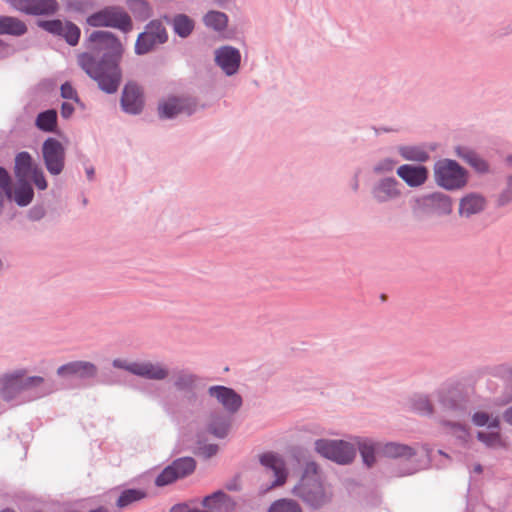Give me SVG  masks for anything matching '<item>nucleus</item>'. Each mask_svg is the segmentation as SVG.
Masks as SVG:
<instances>
[{
  "instance_id": "nucleus-27",
  "label": "nucleus",
  "mask_w": 512,
  "mask_h": 512,
  "mask_svg": "<svg viewBox=\"0 0 512 512\" xmlns=\"http://www.w3.org/2000/svg\"><path fill=\"white\" fill-rule=\"evenodd\" d=\"M36 127L44 132H54L57 127V112L54 109H49L38 114Z\"/></svg>"
},
{
  "instance_id": "nucleus-35",
  "label": "nucleus",
  "mask_w": 512,
  "mask_h": 512,
  "mask_svg": "<svg viewBox=\"0 0 512 512\" xmlns=\"http://www.w3.org/2000/svg\"><path fill=\"white\" fill-rule=\"evenodd\" d=\"M359 450L363 458L364 463L370 467L375 462V446L369 440H363L359 442Z\"/></svg>"
},
{
  "instance_id": "nucleus-28",
  "label": "nucleus",
  "mask_w": 512,
  "mask_h": 512,
  "mask_svg": "<svg viewBox=\"0 0 512 512\" xmlns=\"http://www.w3.org/2000/svg\"><path fill=\"white\" fill-rule=\"evenodd\" d=\"M457 155L478 172H486L488 170V164L474 151L468 150L466 148H457Z\"/></svg>"
},
{
  "instance_id": "nucleus-46",
  "label": "nucleus",
  "mask_w": 512,
  "mask_h": 512,
  "mask_svg": "<svg viewBox=\"0 0 512 512\" xmlns=\"http://www.w3.org/2000/svg\"><path fill=\"white\" fill-rule=\"evenodd\" d=\"M512 201V177L508 179L507 188L500 194L498 198L499 205H506Z\"/></svg>"
},
{
  "instance_id": "nucleus-17",
  "label": "nucleus",
  "mask_w": 512,
  "mask_h": 512,
  "mask_svg": "<svg viewBox=\"0 0 512 512\" xmlns=\"http://www.w3.org/2000/svg\"><path fill=\"white\" fill-rule=\"evenodd\" d=\"M373 197L378 202H387L401 195L400 184L394 178L380 180L372 190Z\"/></svg>"
},
{
  "instance_id": "nucleus-34",
  "label": "nucleus",
  "mask_w": 512,
  "mask_h": 512,
  "mask_svg": "<svg viewBox=\"0 0 512 512\" xmlns=\"http://www.w3.org/2000/svg\"><path fill=\"white\" fill-rule=\"evenodd\" d=\"M268 512H302V509L291 499H280L271 505Z\"/></svg>"
},
{
  "instance_id": "nucleus-18",
  "label": "nucleus",
  "mask_w": 512,
  "mask_h": 512,
  "mask_svg": "<svg viewBox=\"0 0 512 512\" xmlns=\"http://www.w3.org/2000/svg\"><path fill=\"white\" fill-rule=\"evenodd\" d=\"M397 175L410 187L423 185L428 178V170L424 166L404 164L398 167Z\"/></svg>"
},
{
  "instance_id": "nucleus-15",
  "label": "nucleus",
  "mask_w": 512,
  "mask_h": 512,
  "mask_svg": "<svg viewBox=\"0 0 512 512\" xmlns=\"http://www.w3.org/2000/svg\"><path fill=\"white\" fill-rule=\"evenodd\" d=\"M156 39L158 43H164L167 40V32L165 27L162 25L160 21H151L147 26L146 30L141 33L135 44V51L137 54H145L147 53V46H145V40L148 37H152Z\"/></svg>"
},
{
  "instance_id": "nucleus-12",
  "label": "nucleus",
  "mask_w": 512,
  "mask_h": 512,
  "mask_svg": "<svg viewBox=\"0 0 512 512\" xmlns=\"http://www.w3.org/2000/svg\"><path fill=\"white\" fill-rule=\"evenodd\" d=\"M423 213H435L438 215H449L452 212L451 198L443 193H432L424 196L418 201Z\"/></svg>"
},
{
  "instance_id": "nucleus-47",
  "label": "nucleus",
  "mask_w": 512,
  "mask_h": 512,
  "mask_svg": "<svg viewBox=\"0 0 512 512\" xmlns=\"http://www.w3.org/2000/svg\"><path fill=\"white\" fill-rule=\"evenodd\" d=\"M44 382V378L40 376L24 377L22 378L23 389L37 387Z\"/></svg>"
},
{
  "instance_id": "nucleus-52",
  "label": "nucleus",
  "mask_w": 512,
  "mask_h": 512,
  "mask_svg": "<svg viewBox=\"0 0 512 512\" xmlns=\"http://www.w3.org/2000/svg\"><path fill=\"white\" fill-rule=\"evenodd\" d=\"M145 46H147V53L153 49V47L157 44H159L158 42H156V39L154 38V36L152 37H148L146 40H145Z\"/></svg>"
},
{
  "instance_id": "nucleus-42",
  "label": "nucleus",
  "mask_w": 512,
  "mask_h": 512,
  "mask_svg": "<svg viewBox=\"0 0 512 512\" xmlns=\"http://www.w3.org/2000/svg\"><path fill=\"white\" fill-rule=\"evenodd\" d=\"M229 422L227 421H213L210 426V432L216 437L223 438L227 435L229 430Z\"/></svg>"
},
{
  "instance_id": "nucleus-2",
  "label": "nucleus",
  "mask_w": 512,
  "mask_h": 512,
  "mask_svg": "<svg viewBox=\"0 0 512 512\" xmlns=\"http://www.w3.org/2000/svg\"><path fill=\"white\" fill-rule=\"evenodd\" d=\"M294 494L312 508H320L330 502L332 493L325 487L315 463H308Z\"/></svg>"
},
{
  "instance_id": "nucleus-5",
  "label": "nucleus",
  "mask_w": 512,
  "mask_h": 512,
  "mask_svg": "<svg viewBox=\"0 0 512 512\" xmlns=\"http://www.w3.org/2000/svg\"><path fill=\"white\" fill-rule=\"evenodd\" d=\"M87 23L93 27H112L127 33L132 30V20L126 11L119 7H107L90 15Z\"/></svg>"
},
{
  "instance_id": "nucleus-19",
  "label": "nucleus",
  "mask_w": 512,
  "mask_h": 512,
  "mask_svg": "<svg viewBox=\"0 0 512 512\" xmlns=\"http://www.w3.org/2000/svg\"><path fill=\"white\" fill-rule=\"evenodd\" d=\"M486 199L477 193H469L459 201L458 213L461 217L469 218L481 213L486 208Z\"/></svg>"
},
{
  "instance_id": "nucleus-40",
  "label": "nucleus",
  "mask_w": 512,
  "mask_h": 512,
  "mask_svg": "<svg viewBox=\"0 0 512 512\" xmlns=\"http://www.w3.org/2000/svg\"><path fill=\"white\" fill-rule=\"evenodd\" d=\"M413 409L420 414L429 415L432 413V406L429 400L424 396H418L412 401Z\"/></svg>"
},
{
  "instance_id": "nucleus-32",
  "label": "nucleus",
  "mask_w": 512,
  "mask_h": 512,
  "mask_svg": "<svg viewBox=\"0 0 512 512\" xmlns=\"http://www.w3.org/2000/svg\"><path fill=\"white\" fill-rule=\"evenodd\" d=\"M384 453L388 457H405L409 458L415 454L413 448L398 443H388L384 447Z\"/></svg>"
},
{
  "instance_id": "nucleus-45",
  "label": "nucleus",
  "mask_w": 512,
  "mask_h": 512,
  "mask_svg": "<svg viewBox=\"0 0 512 512\" xmlns=\"http://www.w3.org/2000/svg\"><path fill=\"white\" fill-rule=\"evenodd\" d=\"M29 178L33 180L38 189L45 190L47 188V181L44 177L43 171L39 167L33 170V173Z\"/></svg>"
},
{
  "instance_id": "nucleus-39",
  "label": "nucleus",
  "mask_w": 512,
  "mask_h": 512,
  "mask_svg": "<svg viewBox=\"0 0 512 512\" xmlns=\"http://www.w3.org/2000/svg\"><path fill=\"white\" fill-rule=\"evenodd\" d=\"M196 381V377L188 372H180L175 376L174 386L177 389H189L191 388Z\"/></svg>"
},
{
  "instance_id": "nucleus-51",
  "label": "nucleus",
  "mask_w": 512,
  "mask_h": 512,
  "mask_svg": "<svg viewBox=\"0 0 512 512\" xmlns=\"http://www.w3.org/2000/svg\"><path fill=\"white\" fill-rule=\"evenodd\" d=\"M217 450H218L217 445L210 444L203 448V453L205 454V456L211 457L217 453Z\"/></svg>"
},
{
  "instance_id": "nucleus-50",
  "label": "nucleus",
  "mask_w": 512,
  "mask_h": 512,
  "mask_svg": "<svg viewBox=\"0 0 512 512\" xmlns=\"http://www.w3.org/2000/svg\"><path fill=\"white\" fill-rule=\"evenodd\" d=\"M74 112V106L71 103L64 102L61 106V116L69 118Z\"/></svg>"
},
{
  "instance_id": "nucleus-56",
  "label": "nucleus",
  "mask_w": 512,
  "mask_h": 512,
  "mask_svg": "<svg viewBox=\"0 0 512 512\" xmlns=\"http://www.w3.org/2000/svg\"><path fill=\"white\" fill-rule=\"evenodd\" d=\"M89 512H105V510L103 508H98V509H95V510H91Z\"/></svg>"
},
{
  "instance_id": "nucleus-49",
  "label": "nucleus",
  "mask_w": 512,
  "mask_h": 512,
  "mask_svg": "<svg viewBox=\"0 0 512 512\" xmlns=\"http://www.w3.org/2000/svg\"><path fill=\"white\" fill-rule=\"evenodd\" d=\"M396 162L391 159H384L375 166L377 173L390 172L394 169Z\"/></svg>"
},
{
  "instance_id": "nucleus-22",
  "label": "nucleus",
  "mask_w": 512,
  "mask_h": 512,
  "mask_svg": "<svg viewBox=\"0 0 512 512\" xmlns=\"http://www.w3.org/2000/svg\"><path fill=\"white\" fill-rule=\"evenodd\" d=\"M23 376H25V371L18 370L0 379V393L5 400L12 399L20 391L24 390L22 384Z\"/></svg>"
},
{
  "instance_id": "nucleus-1",
  "label": "nucleus",
  "mask_w": 512,
  "mask_h": 512,
  "mask_svg": "<svg viewBox=\"0 0 512 512\" xmlns=\"http://www.w3.org/2000/svg\"><path fill=\"white\" fill-rule=\"evenodd\" d=\"M89 40L96 44L99 51H105L103 59L97 62L90 54L79 56L78 62L83 70L97 81L101 90L106 93L117 91L121 80L118 63L123 53L120 41L110 32L94 31Z\"/></svg>"
},
{
  "instance_id": "nucleus-21",
  "label": "nucleus",
  "mask_w": 512,
  "mask_h": 512,
  "mask_svg": "<svg viewBox=\"0 0 512 512\" xmlns=\"http://www.w3.org/2000/svg\"><path fill=\"white\" fill-rule=\"evenodd\" d=\"M260 461L263 466L273 472L275 476L273 486H280L285 483L287 470L285 462L280 456L274 453H266L261 456Z\"/></svg>"
},
{
  "instance_id": "nucleus-3",
  "label": "nucleus",
  "mask_w": 512,
  "mask_h": 512,
  "mask_svg": "<svg viewBox=\"0 0 512 512\" xmlns=\"http://www.w3.org/2000/svg\"><path fill=\"white\" fill-rule=\"evenodd\" d=\"M439 410L443 422L450 427L451 433L462 440L468 437L466 427L461 423L467 414L466 402L457 391H448L439 395Z\"/></svg>"
},
{
  "instance_id": "nucleus-38",
  "label": "nucleus",
  "mask_w": 512,
  "mask_h": 512,
  "mask_svg": "<svg viewBox=\"0 0 512 512\" xmlns=\"http://www.w3.org/2000/svg\"><path fill=\"white\" fill-rule=\"evenodd\" d=\"M472 420L477 426L487 425L488 428H498L499 426V419L497 417H490L486 412L482 411L476 412Z\"/></svg>"
},
{
  "instance_id": "nucleus-43",
  "label": "nucleus",
  "mask_w": 512,
  "mask_h": 512,
  "mask_svg": "<svg viewBox=\"0 0 512 512\" xmlns=\"http://www.w3.org/2000/svg\"><path fill=\"white\" fill-rule=\"evenodd\" d=\"M0 188L5 193L6 197L11 200L12 198V187L11 178L3 167H0Z\"/></svg>"
},
{
  "instance_id": "nucleus-9",
  "label": "nucleus",
  "mask_w": 512,
  "mask_h": 512,
  "mask_svg": "<svg viewBox=\"0 0 512 512\" xmlns=\"http://www.w3.org/2000/svg\"><path fill=\"white\" fill-rule=\"evenodd\" d=\"M42 154L47 170L52 175H58L64 168L65 149L54 138H48L42 146Z\"/></svg>"
},
{
  "instance_id": "nucleus-10",
  "label": "nucleus",
  "mask_w": 512,
  "mask_h": 512,
  "mask_svg": "<svg viewBox=\"0 0 512 512\" xmlns=\"http://www.w3.org/2000/svg\"><path fill=\"white\" fill-rule=\"evenodd\" d=\"M16 10L28 15H51L58 10L56 0H7Z\"/></svg>"
},
{
  "instance_id": "nucleus-25",
  "label": "nucleus",
  "mask_w": 512,
  "mask_h": 512,
  "mask_svg": "<svg viewBox=\"0 0 512 512\" xmlns=\"http://www.w3.org/2000/svg\"><path fill=\"white\" fill-rule=\"evenodd\" d=\"M27 31L26 24L18 18L11 16L0 17V34L21 36Z\"/></svg>"
},
{
  "instance_id": "nucleus-31",
  "label": "nucleus",
  "mask_w": 512,
  "mask_h": 512,
  "mask_svg": "<svg viewBox=\"0 0 512 512\" xmlns=\"http://www.w3.org/2000/svg\"><path fill=\"white\" fill-rule=\"evenodd\" d=\"M146 497V492L141 489H127L124 490L118 500L117 506L119 508H125L135 502H138Z\"/></svg>"
},
{
  "instance_id": "nucleus-30",
  "label": "nucleus",
  "mask_w": 512,
  "mask_h": 512,
  "mask_svg": "<svg viewBox=\"0 0 512 512\" xmlns=\"http://www.w3.org/2000/svg\"><path fill=\"white\" fill-rule=\"evenodd\" d=\"M173 27L175 33L185 38L191 34L194 29V21L184 14L176 15L173 19Z\"/></svg>"
},
{
  "instance_id": "nucleus-24",
  "label": "nucleus",
  "mask_w": 512,
  "mask_h": 512,
  "mask_svg": "<svg viewBox=\"0 0 512 512\" xmlns=\"http://www.w3.org/2000/svg\"><path fill=\"white\" fill-rule=\"evenodd\" d=\"M37 168L28 152H20L16 155L14 172L18 181L28 180L33 170Z\"/></svg>"
},
{
  "instance_id": "nucleus-6",
  "label": "nucleus",
  "mask_w": 512,
  "mask_h": 512,
  "mask_svg": "<svg viewBox=\"0 0 512 512\" xmlns=\"http://www.w3.org/2000/svg\"><path fill=\"white\" fill-rule=\"evenodd\" d=\"M316 451L323 457L339 464L350 463L355 457V448L348 442L337 440H317Z\"/></svg>"
},
{
  "instance_id": "nucleus-55",
  "label": "nucleus",
  "mask_w": 512,
  "mask_h": 512,
  "mask_svg": "<svg viewBox=\"0 0 512 512\" xmlns=\"http://www.w3.org/2000/svg\"><path fill=\"white\" fill-rule=\"evenodd\" d=\"M93 174H94V170H93V168H91V169H87V175H88L89 179H92Z\"/></svg>"
},
{
  "instance_id": "nucleus-26",
  "label": "nucleus",
  "mask_w": 512,
  "mask_h": 512,
  "mask_svg": "<svg viewBox=\"0 0 512 512\" xmlns=\"http://www.w3.org/2000/svg\"><path fill=\"white\" fill-rule=\"evenodd\" d=\"M34 196L33 189L28 180L18 181L15 190L12 189V198L19 206H27Z\"/></svg>"
},
{
  "instance_id": "nucleus-48",
  "label": "nucleus",
  "mask_w": 512,
  "mask_h": 512,
  "mask_svg": "<svg viewBox=\"0 0 512 512\" xmlns=\"http://www.w3.org/2000/svg\"><path fill=\"white\" fill-rule=\"evenodd\" d=\"M61 96L65 99L78 101L77 92L69 83H64L61 86Z\"/></svg>"
},
{
  "instance_id": "nucleus-33",
  "label": "nucleus",
  "mask_w": 512,
  "mask_h": 512,
  "mask_svg": "<svg viewBox=\"0 0 512 512\" xmlns=\"http://www.w3.org/2000/svg\"><path fill=\"white\" fill-rule=\"evenodd\" d=\"M228 18L226 14L218 11H210L204 17L206 26L214 30H223L227 26Z\"/></svg>"
},
{
  "instance_id": "nucleus-41",
  "label": "nucleus",
  "mask_w": 512,
  "mask_h": 512,
  "mask_svg": "<svg viewBox=\"0 0 512 512\" xmlns=\"http://www.w3.org/2000/svg\"><path fill=\"white\" fill-rule=\"evenodd\" d=\"M63 25L64 23L60 20H47L39 22V26L41 28L55 35H62Z\"/></svg>"
},
{
  "instance_id": "nucleus-44",
  "label": "nucleus",
  "mask_w": 512,
  "mask_h": 512,
  "mask_svg": "<svg viewBox=\"0 0 512 512\" xmlns=\"http://www.w3.org/2000/svg\"><path fill=\"white\" fill-rule=\"evenodd\" d=\"M132 9L134 12H139L142 20L150 16V8L148 4L142 0H134L132 2Z\"/></svg>"
},
{
  "instance_id": "nucleus-20",
  "label": "nucleus",
  "mask_w": 512,
  "mask_h": 512,
  "mask_svg": "<svg viewBox=\"0 0 512 512\" xmlns=\"http://www.w3.org/2000/svg\"><path fill=\"white\" fill-rule=\"evenodd\" d=\"M216 62L227 75L237 72L240 64V53L237 49L225 46L216 51Z\"/></svg>"
},
{
  "instance_id": "nucleus-7",
  "label": "nucleus",
  "mask_w": 512,
  "mask_h": 512,
  "mask_svg": "<svg viewBox=\"0 0 512 512\" xmlns=\"http://www.w3.org/2000/svg\"><path fill=\"white\" fill-rule=\"evenodd\" d=\"M113 366L150 380H164L169 375V371L164 365L149 361L128 362L126 360L115 359Z\"/></svg>"
},
{
  "instance_id": "nucleus-37",
  "label": "nucleus",
  "mask_w": 512,
  "mask_h": 512,
  "mask_svg": "<svg viewBox=\"0 0 512 512\" xmlns=\"http://www.w3.org/2000/svg\"><path fill=\"white\" fill-rule=\"evenodd\" d=\"M61 36H63L70 45H76L80 38V29L71 22H65Z\"/></svg>"
},
{
  "instance_id": "nucleus-4",
  "label": "nucleus",
  "mask_w": 512,
  "mask_h": 512,
  "mask_svg": "<svg viewBox=\"0 0 512 512\" xmlns=\"http://www.w3.org/2000/svg\"><path fill=\"white\" fill-rule=\"evenodd\" d=\"M435 182L446 190H456L467 183L466 171L456 161L442 159L434 165Z\"/></svg>"
},
{
  "instance_id": "nucleus-23",
  "label": "nucleus",
  "mask_w": 512,
  "mask_h": 512,
  "mask_svg": "<svg viewBox=\"0 0 512 512\" xmlns=\"http://www.w3.org/2000/svg\"><path fill=\"white\" fill-rule=\"evenodd\" d=\"M202 505L216 512H233L236 507L235 501L222 491H216L204 497Z\"/></svg>"
},
{
  "instance_id": "nucleus-13",
  "label": "nucleus",
  "mask_w": 512,
  "mask_h": 512,
  "mask_svg": "<svg viewBox=\"0 0 512 512\" xmlns=\"http://www.w3.org/2000/svg\"><path fill=\"white\" fill-rule=\"evenodd\" d=\"M195 106L190 99L171 97L159 103L158 111L161 118H172L179 114H192Z\"/></svg>"
},
{
  "instance_id": "nucleus-11",
  "label": "nucleus",
  "mask_w": 512,
  "mask_h": 512,
  "mask_svg": "<svg viewBox=\"0 0 512 512\" xmlns=\"http://www.w3.org/2000/svg\"><path fill=\"white\" fill-rule=\"evenodd\" d=\"M208 394L215 398L223 409L230 413H236L242 405V397L232 388L216 385L208 389Z\"/></svg>"
},
{
  "instance_id": "nucleus-57",
  "label": "nucleus",
  "mask_w": 512,
  "mask_h": 512,
  "mask_svg": "<svg viewBox=\"0 0 512 512\" xmlns=\"http://www.w3.org/2000/svg\"><path fill=\"white\" fill-rule=\"evenodd\" d=\"M217 3L221 4L223 2H225L226 0H215Z\"/></svg>"
},
{
  "instance_id": "nucleus-29",
  "label": "nucleus",
  "mask_w": 512,
  "mask_h": 512,
  "mask_svg": "<svg viewBox=\"0 0 512 512\" xmlns=\"http://www.w3.org/2000/svg\"><path fill=\"white\" fill-rule=\"evenodd\" d=\"M399 153L403 159L416 162H425L429 159L428 152L421 146H402Z\"/></svg>"
},
{
  "instance_id": "nucleus-16",
  "label": "nucleus",
  "mask_w": 512,
  "mask_h": 512,
  "mask_svg": "<svg viewBox=\"0 0 512 512\" xmlns=\"http://www.w3.org/2000/svg\"><path fill=\"white\" fill-rule=\"evenodd\" d=\"M121 104L123 109L131 114H137L143 107V94L134 83H128L123 90Z\"/></svg>"
},
{
  "instance_id": "nucleus-36",
  "label": "nucleus",
  "mask_w": 512,
  "mask_h": 512,
  "mask_svg": "<svg viewBox=\"0 0 512 512\" xmlns=\"http://www.w3.org/2000/svg\"><path fill=\"white\" fill-rule=\"evenodd\" d=\"M477 436L488 447L498 448L506 445L498 432H479Z\"/></svg>"
},
{
  "instance_id": "nucleus-14",
  "label": "nucleus",
  "mask_w": 512,
  "mask_h": 512,
  "mask_svg": "<svg viewBox=\"0 0 512 512\" xmlns=\"http://www.w3.org/2000/svg\"><path fill=\"white\" fill-rule=\"evenodd\" d=\"M96 374L97 367L88 361H72L57 369V375L60 377L92 378Z\"/></svg>"
},
{
  "instance_id": "nucleus-54",
  "label": "nucleus",
  "mask_w": 512,
  "mask_h": 512,
  "mask_svg": "<svg viewBox=\"0 0 512 512\" xmlns=\"http://www.w3.org/2000/svg\"><path fill=\"white\" fill-rule=\"evenodd\" d=\"M473 471H474L475 473L480 474V473H482L483 468H482V466H481L480 464H476V465H474V467H473Z\"/></svg>"
},
{
  "instance_id": "nucleus-8",
  "label": "nucleus",
  "mask_w": 512,
  "mask_h": 512,
  "mask_svg": "<svg viewBox=\"0 0 512 512\" xmlns=\"http://www.w3.org/2000/svg\"><path fill=\"white\" fill-rule=\"evenodd\" d=\"M195 467L196 463L193 458H179L162 470V472L156 477L155 484L158 487L169 485L177 479L190 475L195 470Z\"/></svg>"
},
{
  "instance_id": "nucleus-53",
  "label": "nucleus",
  "mask_w": 512,
  "mask_h": 512,
  "mask_svg": "<svg viewBox=\"0 0 512 512\" xmlns=\"http://www.w3.org/2000/svg\"><path fill=\"white\" fill-rule=\"evenodd\" d=\"M504 419L506 422H508L510 425H512V406L506 410L504 413Z\"/></svg>"
}]
</instances>
